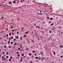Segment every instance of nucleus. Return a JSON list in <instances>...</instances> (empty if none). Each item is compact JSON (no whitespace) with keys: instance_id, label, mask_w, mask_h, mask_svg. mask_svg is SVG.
<instances>
[{"instance_id":"obj_28","label":"nucleus","mask_w":63,"mask_h":63,"mask_svg":"<svg viewBox=\"0 0 63 63\" xmlns=\"http://www.w3.org/2000/svg\"><path fill=\"white\" fill-rule=\"evenodd\" d=\"M60 47H63V46H60Z\"/></svg>"},{"instance_id":"obj_29","label":"nucleus","mask_w":63,"mask_h":63,"mask_svg":"<svg viewBox=\"0 0 63 63\" xmlns=\"http://www.w3.org/2000/svg\"><path fill=\"white\" fill-rule=\"evenodd\" d=\"M13 2L14 3H16V1H13Z\"/></svg>"},{"instance_id":"obj_52","label":"nucleus","mask_w":63,"mask_h":63,"mask_svg":"<svg viewBox=\"0 0 63 63\" xmlns=\"http://www.w3.org/2000/svg\"><path fill=\"white\" fill-rule=\"evenodd\" d=\"M20 48H18V50H20Z\"/></svg>"},{"instance_id":"obj_3","label":"nucleus","mask_w":63,"mask_h":63,"mask_svg":"<svg viewBox=\"0 0 63 63\" xmlns=\"http://www.w3.org/2000/svg\"><path fill=\"white\" fill-rule=\"evenodd\" d=\"M15 38L17 40V39H18L19 38V36H16Z\"/></svg>"},{"instance_id":"obj_12","label":"nucleus","mask_w":63,"mask_h":63,"mask_svg":"<svg viewBox=\"0 0 63 63\" xmlns=\"http://www.w3.org/2000/svg\"><path fill=\"white\" fill-rule=\"evenodd\" d=\"M33 58H34V56H33L32 55L31 56V58H32V59H33Z\"/></svg>"},{"instance_id":"obj_16","label":"nucleus","mask_w":63,"mask_h":63,"mask_svg":"<svg viewBox=\"0 0 63 63\" xmlns=\"http://www.w3.org/2000/svg\"><path fill=\"white\" fill-rule=\"evenodd\" d=\"M26 37V34H25L24 35V37Z\"/></svg>"},{"instance_id":"obj_57","label":"nucleus","mask_w":63,"mask_h":63,"mask_svg":"<svg viewBox=\"0 0 63 63\" xmlns=\"http://www.w3.org/2000/svg\"><path fill=\"white\" fill-rule=\"evenodd\" d=\"M11 39H13V37H11Z\"/></svg>"},{"instance_id":"obj_4","label":"nucleus","mask_w":63,"mask_h":63,"mask_svg":"<svg viewBox=\"0 0 63 63\" xmlns=\"http://www.w3.org/2000/svg\"><path fill=\"white\" fill-rule=\"evenodd\" d=\"M44 59H45V58L44 57H43L41 58V60H44Z\"/></svg>"},{"instance_id":"obj_25","label":"nucleus","mask_w":63,"mask_h":63,"mask_svg":"<svg viewBox=\"0 0 63 63\" xmlns=\"http://www.w3.org/2000/svg\"><path fill=\"white\" fill-rule=\"evenodd\" d=\"M54 55H55V52L54 51Z\"/></svg>"},{"instance_id":"obj_2","label":"nucleus","mask_w":63,"mask_h":63,"mask_svg":"<svg viewBox=\"0 0 63 63\" xmlns=\"http://www.w3.org/2000/svg\"><path fill=\"white\" fill-rule=\"evenodd\" d=\"M36 28H38V29H39V28H40V27L38 25L37 26H36Z\"/></svg>"},{"instance_id":"obj_46","label":"nucleus","mask_w":63,"mask_h":63,"mask_svg":"<svg viewBox=\"0 0 63 63\" xmlns=\"http://www.w3.org/2000/svg\"><path fill=\"white\" fill-rule=\"evenodd\" d=\"M6 54L8 55V54H9V53H8V52H7L6 53Z\"/></svg>"},{"instance_id":"obj_47","label":"nucleus","mask_w":63,"mask_h":63,"mask_svg":"<svg viewBox=\"0 0 63 63\" xmlns=\"http://www.w3.org/2000/svg\"><path fill=\"white\" fill-rule=\"evenodd\" d=\"M57 24H58V23H59V21H57Z\"/></svg>"},{"instance_id":"obj_48","label":"nucleus","mask_w":63,"mask_h":63,"mask_svg":"<svg viewBox=\"0 0 63 63\" xmlns=\"http://www.w3.org/2000/svg\"><path fill=\"white\" fill-rule=\"evenodd\" d=\"M16 33H17V34H18V33H19V32H17Z\"/></svg>"},{"instance_id":"obj_24","label":"nucleus","mask_w":63,"mask_h":63,"mask_svg":"<svg viewBox=\"0 0 63 63\" xmlns=\"http://www.w3.org/2000/svg\"><path fill=\"white\" fill-rule=\"evenodd\" d=\"M9 35H10V36H11V33H10L9 34Z\"/></svg>"},{"instance_id":"obj_1","label":"nucleus","mask_w":63,"mask_h":63,"mask_svg":"<svg viewBox=\"0 0 63 63\" xmlns=\"http://www.w3.org/2000/svg\"><path fill=\"white\" fill-rule=\"evenodd\" d=\"M2 60H3L4 62H5V61H7V62H8V60H7V59H6V58H4V59H2Z\"/></svg>"},{"instance_id":"obj_39","label":"nucleus","mask_w":63,"mask_h":63,"mask_svg":"<svg viewBox=\"0 0 63 63\" xmlns=\"http://www.w3.org/2000/svg\"><path fill=\"white\" fill-rule=\"evenodd\" d=\"M47 19H49V17H47Z\"/></svg>"},{"instance_id":"obj_35","label":"nucleus","mask_w":63,"mask_h":63,"mask_svg":"<svg viewBox=\"0 0 63 63\" xmlns=\"http://www.w3.org/2000/svg\"><path fill=\"white\" fill-rule=\"evenodd\" d=\"M53 31H55V28H53Z\"/></svg>"},{"instance_id":"obj_40","label":"nucleus","mask_w":63,"mask_h":63,"mask_svg":"<svg viewBox=\"0 0 63 63\" xmlns=\"http://www.w3.org/2000/svg\"><path fill=\"white\" fill-rule=\"evenodd\" d=\"M20 47H21V48H22V46H21L20 45Z\"/></svg>"},{"instance_id":"obj_49","label":"nucleus","mask_w":63,"mask_h":63,"mask_svg":"<svg viewBox=\"0 0 63 63\" xmlns=\"http://www.w3.org/2000/svg\"><path fill=\"white\" fill-rule=\"evenodd\" d=\"M34 55H35V56H36L37 55V54L36 53Z\"/></svg>"},{"instance_id":"obj_43","label":"nucleus","mask_w":63,"mask_h":63,"mask_svg":"<svg viewBox=\"0 0 63 63\" xmlns=\"http://www.w3.org/2000/svg\"><path fill=\"white\" fill-rule=\"evenodd\" d=\"M36 62H39V60H36Z\"/></svg>"},{"instance_id":"obj_37","label":"nucleus","mask_w":63,"mask_h":63,"mask_svg":"<svg viewBox=\"0 0 63 63\" xmlns=\"http://www.w3.org/2000/svg\"><path fill=\"white\" fill-rule=\"evenodd\" d=\"M20 39H21V40H22V37H21L20 38Z\"/></svg>"},{"instance_id":"obj_13","label":"nucleus","mask_w":63,"mask_h":63,"mask_svg":"<svg viewBox=\"0 0 63 63\" xmlns=\"http://www.w3.org/2000/svg\"><path fill=\"white\" fill-rule=\"evenodd\" d=\"M32 41L33 42V43H34V42H35V40H33L32 39Z\"/></svg>"},{"instance_id":"obj_17","label":"nucleus","mask_w":63,"mask_h":63,"mask_svg":"<svg viewBox=\"0 0 63 63\" xmlns=\"http://www.w3.org/2000/svg\"><path fill=\"white\" fill-rule=\"evenodd\" d=\"M15 32H16V31H17V29H15Z\"/></svg>"},{"instance_id":"obj_15","label":"nucleus","mask_w":63,"mask_h":63,"mask_svg":"<svg viewBox=\"0 0 63 63\" xmlns=\"http://www.w3.org/2000/svg\"><path fill=\"white\" fill-rule=\"evenodd\" d=\"M11 31L12 32H14V31H15V30L14 29H12V30Z\"/></svg>"},{"instance_id":"obj_18","label":"nucleus","mask_w":63,"mask_h":63,"mask_svg":"<svg viewBox=\"0 0 63 63\" xmlns=\"http://www.w3.org/2000/svg\"><path fill=\"white\" fill-rule=\"evenodd\" d=\"M54 24V23H52L50 25V26H52V25H53Z\"/></svg>"},{"instance_id":"obj_55","label":"nucleus","mask_w":63,"mask_h":63,"mask_svg":"<svg viewBox=\"0 0 63 63\" xmlns=\"http://www.w3.org/2000/svg\"><path fill=\"white\" fill-rule=\"evenodd\" d=\"M12 35H14V33L13 32L12 33Z\"/></svg>"},{"instance_id":"obj_50","label":"nucleus","mask_w":63,"mask_h":63,"mask_svg":"<svg viewBox=\"0 0 63 63\" xmlns=\"http://www.w3.org/2000/svg\"><path fill=\"white\" fill-rule=\"evenodd\" d=\"M9 41H11V38H9Z\"/></svg>"},{"instance_id":"obj_64","label":"nucleus","mask_w":63,"mask_h":63,"mask_svg":"<svg viewBox=\"0 0 63 63\" xmlns=\"http://www.w3.org/2000/svg\"><path fill=\"white\" fill-rule=\"evenodd\" d=\"M30 63H33L31 61H30Z\"/></svg>"},{"instance_id":"obj_63","label":"nucleus","mask_w":63,"mask_h":63,"mask_svg":"<svg viewBox=\"0 0 63 63\" xmlns=\"http://www.w3.org/2000/svg\"><path fill=\"white\" fill-rule=\"evenodd\" d=\"M2 38L1 37H0V40H2Z\"/></svg>"},{"instance_id":"obj_6","label":"nucleus","mask_w":63,"mask_h":63,"mask_svg":"<svg viewBox=\"0 0 63 63\" xmlns=\"http://www.w3.org/2000/svg\"><path fill=\"white\" fill-rule=\"evenodd\" d=\"M28 33H29V31H27L26 33H25V34H28Z\"/></svg>"},{"instance_id":"obj_11","label":"nucleus","mask_w":63,"mask_h":63,"mask_svg":"<svg viewBox=\"0 0 63 63\" xmlns=\"http://www.w3.org/2000/svg\"><path fill=\"white\" fill-rule=\"evenodd\" d=\"M40 53L42 55V54H43V52H42V51L40 52Z\"/></svg>"},{"instance_id":"obj_9","label":"nucleus","mask_w":63,"mask_h":63,"mask_svg":"<svg viewBox=\"0 0 63 63\" xmlns=\"http://www.w3.org/2000/svg\"><path fill=\"white\" fill-rule=\"evenodd\" d=\"M33 25L31 26V28H32V29H33Z\"/></svg>"},{"instance_id":"obj_62","label":"nucleus","mask_w":63,"mask_h":63,"mask_svg":"<svg viewBox=\"0 0 63 63\" xmlns=\"http://www.w3.org/2000/svg\"><path fill=\"white\" fill-rule=\"evenodd\" d=\"M20 19H19V18H18L17 19V20H19Z\"/></svg>"},{"instance_id":"obj_54","label":"nucleus","mask_w":63,"mask_h":63,"mask_svg":"<svg viewBox=\"0 0 63 63\" xmlns=\"http://www.w3.org/2000/svg\"><path fill=\"white\" fill-rule=\"evenodd\" d=\"M4 58V57L3 56H2V59H3V58Z\"/></svg>"},{"instance_id":"obj_59","label":"nucleus","mask_w":63,"mask_h":63,"mask_svg":"<svg viewBox=\"0 0 63 63\" xmlns=\"http://www.w3.org/2000/svg\"><path fill=\"white\" fill-rule=\"evenodd\" d=\"M4 48H6V46H4Z\"/></svg>"},{"instance_id":"obj_41","label":"nucleus","mask_w":63,"mask_h":63,"mask_svg":"<svg viewBox=\"0 0 63 63\" xmlns=\"http://www.w3.org/2000/svg\"><path fill=\"white\" fill-rule=\"evenodd\" d=\"M11 44H13V42H11Z\"/></svg>"},{"instance_id":"obj_32","label":"nucleus","mask_w":63,"mask_h":63,"mask_svg":"<svg viewBox=\"0 0 63 63\" xmlns=\"http://www.w3.org/2000/svg\"><path fill=\"white\" fill-rule=\"evenodd\" d=\"M22 61H23V60H22V59H21V60H20L21 62Z\"/></svg>"},{"instance_id":"obj_38","label":"nucleus","mask_w":63,"mask_h":63,"mask_svg":"<svg viewBox=\"0 0 63 63\" xmlns=\"http://www.w3.org/2000/svg\"><path fill=\"white\" fill-rule=\"evenodd\" d=\"M21 2L22 3V2H23V0H21Z\"/></svg>"},{"instance_id":"obj_19","label":"nucleus","mask_w":63,"mask_h":63,"mask_svg":"<svg viewBox=\"0 0 63 63\" xmlns=\"http://www.w3.org/2000/svg\"><path fill=\"white\" fill-rule=\"evenodd\" d=\"M36 23H35V24H34V26H36Z\"/></svg>"},{"instance_id":"obj_33","label":"nucleus","mask_w":63,"mask_h":63,"mask_svg":"<svg viewBox=\"0 0 63 63\" xmlns=\"http://www.w3.org/2000/svg\"><path fill=\"white\" fill-rule=\"evenodd\" d=\"M52 20V18H50V20Z\"/></svg>"},{"instance_id":"obj_30","label":"nucleus","mask_w":63,"mask_h":63,"mask_svg":"<svg viewBox=\"0 0 63 63\" xmlns=\"http://www.w3.org/2000/svg\"><path fill=\"white\" fill-rule=\"evenodd\" d=\"M35 52V51H33L32 52V53H34Z\"/></svg>"},{"instance_id":"obj_21","label":"nucleus","mask_w":63,"mask_h":63,"mask_svg":"<svg viewBox=\"0 0 63 63\" xmlns=\"http://www.w3.org/2000/svg\"><path fill=\"white\" fill-rule=\"evenodd\" d=\"M24 54H22V56H24Z\"/></svg>"},{"instance_id":"obj_42","label":"nucleus","mask_w":63,"mask_h":63,"mask_svg":"<svg viewBox=\"0 0 63 63\" xmlns=\"http://www.w3.org/2000/svg\"><path fill=\"white\" fill-rule=\"evenodd\" d=\"M21 29L22 30H23V29H24V28L22 27V28H21Z\"/></svg>"},{"instance_id":"obj_56","label":"nucleus","mask_w":63,"mask_h":63,"mask_svg":"<svg viewBox=\"0 0 63 63\" xmlns=\"http://www.w3.org/2000/svg\"><path fill=\"white\" fill-rule=\"evenodd\" d=\"M23 44H24V45H25V42H24L23 43Z\"/></svg>"},{"instance_id":"obj_45","label":"nucleus","mask_w":63,"mask_h":63,"mask_svg":"<svg viewBox=\"0 0 63 63\" xmlns=\"http://www.w3.org/2000/svg\"><path fill=\"white\" fill-rule=\"evenodd\" d=\"M61 58H63V56H62V55L61 56Z\"/></svg>"},{"instance_id":"obj_36","label":"nucleus","mask_w":63,"mask_h":63,"mask_svg":"<svg viewBox=\"0 0 63 63\" xmlns=\"http://www.w3.org/2000/svg\"><path fill=\"white\" fill-rule=\"evenodd\" d=\"M11 29H13V26H12L11 27Z\"/></svg>"},{"instance_id":"obj_10","label":"nucleus","mask_w":63,"mask_h":63,"mask_svg":"<svg viewBox=\"0 0 63 63\" xmlns=\"http://www.w3.org/2000/svg\"><path fill=\"white\" fill-rule=\"evenodd\" d=\"M35 57V59H38V57Z\"/></svg>"},{"instance_id":"obj_14","label":"nucleus","mask_w":63,"mask_h":63,"mask_svg":"<svg viewBox=\"0 0 63 63\" xmlns=\"http://www.w3.org/2000/svg\"><path fill=\"white\" fill-rule=\"evenodd\" d=\"M6 57L7 58H9V56H6Z\"/></svg>"},{"instance_id":"obj_31","label":"nucleus","mask_w":63,"mask_h":63,"mask_svg":"<svg viewBox=\"0 0 63 63\" xmlns=\"http://www.w3.org/2000/svg\"><path fill=\"white\" fill-rule=\"evenodd\" d=\"M2 53H3V54H5V52H2Z\"/></svg>"},{"instance_id":"obj_58","label":"nucleus","mask_w":63,"mask_h":63,"mask_svg":"<svg viewBox=\"0 0 63 63\" xmlns=\"http://www.w3.org/2000/svg\"><path fill=\"white\" fill-rule=\"evenodd\" d=\"M6 30H8V29L7 28H6Z\"/></svg>"},{"instance_id":"obj_44","label":"nucleus","mask_w":63,"mask_h":63,"mask_svg":"<svg viewBox=\"0 0 63 63\" xmlns=\"http://www.w3.org/2000/svg\"><path fill=\"white\" fill-rule=\"evenodd\" d=\"M16 43H15L14 44V45L15 46V45H16Z\"/></svg>"},{"instance_id":"obj_34","label":"nucleus","mask_w":63,"mask_h":63,"mask_svg":"<svg viewBox=\"0 0 63 63\" xmlns=\"http://www.w3.org/2000/svg\"><path fill=\"white\" fill-rule=\"evenodd\" d=\"M8 35H9L8 34H7V35L6 36V37H8Z\"/></svg>"},{"instance_id":"obj_60","label":"nucleus","mask_w":63,"mask_h":63,"mask_svg":"<svg viewBox=\"0 0 63 63\" xmlns=\"http://www.w3.org/2000/svg\"><path fill=\"white\" fill-rule=\"evenodd\" d=\"M51 21H49V23H51Z\"/></svg>"},{"instance_id":"obj_53","label":"nucleus","mask_w":63,"mask_h":63,"mask_svg":"<svg viewBox=\"0 0 63 63\" xmlns=\"http://www.w3.org/2000/svg\"><path fill=\"white\" fill-rule=\"evenodd\" d=\"M42 14H43V13H40V15H42Z\"/></svg>"},{"instance_id":"obj_8","label":"nucleus","mask_w":63,"mask_h":63,"mask_svg":"<svg viewBox=\"0 0 63 63\" xmlns=\"http://www.w3.org/2000/svg\"><path fill=\"white\" fill-rule=\"evenodd\" d=\"M26 51H28V50H29V49L27 48L26 49Z\"/></svg>"},{"instance_id":"obj_20","label":"nucleus","mask_w":63,"mask_h":63,"mask_svg":"<svg viewBox=\"0 0 63 63\" xmlns=\"http://www.w3.org/2000/svg\"><path fill=\"white\" fill-rule=\"evenodd\" d=\"M11 60H12L11 59L9 58V61H11Z\"/></svg>"},{"instance_id":"obj_51","label":"nucleus","mask_w":63,"mask_h":63,"mask_svg":"<svg viewBox=\"0 0 63 63\" xmlns=\"http://www.w3.org/2000/svg\"><path fill=\"white\" fill-rule=\"evenodd\" d=\"M41 29H42V30H43V27L41 28V29L40 30H41Z\"/></svg>"},{"instance_id":"obj_26","label":"nucleus","mask_w":63,"mask_h":63,"mask_svg":"<svg viewBox=\"0 0 63 63\" xmlns=\"http://www.w3.org/2000/svg\"><path fill=\"white\" fill-rule=\"evenodd\" d=\"M10 41H9L8 42V44H10Z\"/></svg>"},{"instance_id":"obj_5","label":"nucleus","mask_w":63,"mask_h":63,"mask_svg":"<svg viewBox=\"0 0 63 63\" xmlns=\"http://www.w3.org/2000/svg\"><path fill=\"white\" fill-rule=\"evenodd\" d=\"M11 46H8V48H11Z\"/></svg>"},{"instance_id":"obj_61","label":"nucleus","mask_w":63,"mask_h":63,"mask_svg":"<svg viewBox=\"0 0 63 63\" xmlns=\"http://www.w3.org/2000/svg\"><path fill=\"white\" fill-rule=\"evenodd\" d=\"M14 41H16V39L15 38L14 39Z\"/></svg>"},{"instance_id":"obj_23","label":"nucleus","mask_w":63,"mask_h":63,"mask_svg":"<svg viewBox=\"0 0 63 63\" xmlns=\"http://www.w3.org/2000/svg\"><path fill=\"white\" fill-rule=\"evenodd\" d=\"M52 31H50L49 32V33H51Z\"/></svg>"},{"instance_id":"obj_27","label":"nucleus","mask_w":63,"mask_h":63,"mask_svg":"<svg viewBox=\"0 0 63 63\" xmlns=\"http://www.w3.org/2000/svg\"><path fill=\"white\" fill-rule=\"evenodd\" d=\"M19 55H20L19 54H18L17 55V56L18 57H19Z\"/></svg>"},{"instance_id":"obj_7","label":"nucleus","mask_w":63,"mask_h":63,"mask_svg":"<svg viewBox=\"0 0 63 63\" xmlns=\"http://www.w3.org/2000/svg\"><path fill=\"white\" fill-rule=\"evenodd\" d=\"M28 55H29V56H31V55H32V54L31 53H30L28 54Z\"/></svg>"},{"instance_id":"obj_22","label":"nucleus","mask_w":63,"mask_h":63,"mask_svg":"<svg viewBox=\"0 0 63 63\" xmlns=\"http://www.w3.org/2000/svg\"><path fill=\"white\" fill-rule=\"evenodd\" d=\"M39 59H40V60H41V57H39L38 58V60H39Z\"/></svg>"}]
</instances>
